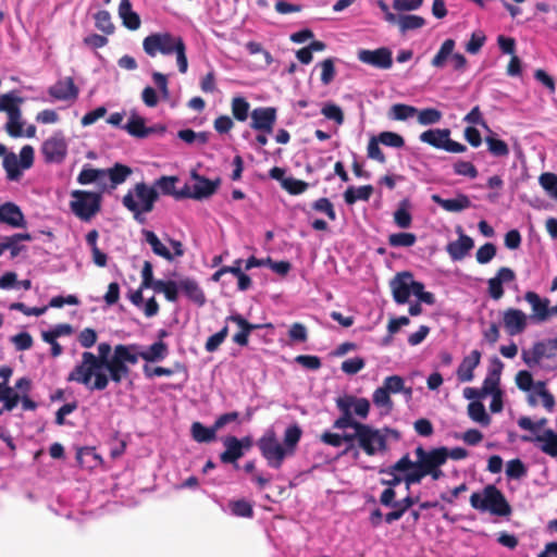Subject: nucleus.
Here are the masks:
<instances>
[{
    "instance_id": "1",
    "label": "nucleus",
    "mask_w": 557,
    "mask_h": 557,
    "mask_svg": "<svg viewBox=\"0 0 557 557\" xmlns=\"http://www.w3.org/2000/svg\"><path fill=\"white\" fill-rule=\"evenodd\" d=\"M112 348L109 343L98 345V355L90 351L82 354V360L69 373L66 381L84 385L89 391H103L109 385L108 375L102 372L110 361Z\"/></svg>"
},
{
    "instance_id": "2",
    "label": "nucleus",
    "mask_w": 557,
    "mask_h": 557,
    "mask_svg": "<svg viewBox=\"0 0 557 557\" xmlns=\"http://www.w3.org/2000/svg\"><path fill=\"white\" fill-rule=\"evenodd\" d=\"M143 50L150 58L175 55L178 72L185 74L188 70L187 47L180 35L171 32L151 33L144 38Z\"/></svg>"
},
{
    "instance_id": "3",
    "label": "nucleus",
    "mask_w": 557,
    "mask_h": 557,
    "mask_svg": "<svg viewBox=\"0 0 557 557\" xmlns=\"http://www.w3.org/2000/svg\"><path fill=\"white\" fill-rule=\"evenodd\" d=\"M159 199L158 189L149 186L145 182L135 184V186L124 195L122 199L123 206L133 213L134 219L138 223H144V213L153 210L156 201Z\"/></svg>"
},
{
    "instance_id": "4",
    "label": "nucleus",
    "mask_w": 557,
    "mask_h": 557,
    "mask_svg": "<svg viewBox=\"0 0 557 557\" xmlns=\"http://www.w3.org/2000/svg\"><path fill=\"white\" fill-rule=\"evenodd\" d=\"M470 505L476 510L490 511L492 515L499 517H507L512 511L502 491L493 484L486 485L482 493H472Z\"/></svg>"
},
{
    "instance_id": "5",
    "label": "nucleus",
    "mask_w": 557,
    "mask_h": 557,
    "mask_svg": "<svg viewBox=\"0 0 557 557\" xmlns=\"http://www.w3.org/2000/svg\"><path fill=\"white\" fill-rule=\"evenodd\" d=\"M139 348L140 346L137 344H119L114 347L113 356L104 368L109 372V381L111 380L115 384H120L129 375L131 369L128 364H136L138 362L137 349Z\"/></svg>"
},
{
    "instance_id": "6",
    "label": "nucleus",
    "mask_w": 557,
    "mask_h": 557,
    "mask_svg": "<svg viewBox=\"0 0 557 557\" xmlns=\"http://www.w3.org/2000/svg\"><path fill=\"white\" fill-rule=\"evenodd\" d=\"M414 455L417 457V460L413 461L416 484L421 483L426 475H430L434 481L444 476L441 469L446 463L444 451L436 453L433 448L425 450L422 446H418L414 449Z\"/></svg>"
},
{
    "instance_id": "7",
    "label": "nucleus",
    "mask_w": 557,
    "mask_h": 557,
    "mask_svg": "<svg viewBox=\"0 0 557 557\" xmlns=\"http://www.w3.org/2000/svg\"><path fill=\"white\" fill-rule=\"evenodd\" d=\"M336 407L341 411V416L334 421L333 428L344 430L352 428L354 423H360L354 419L351 409H354V412L362 419L368 417L370 411V401L367 398H357L352 395H345L336 399Z\"/></svg>"
},
{
    "instance_id": "8",
    "label": "nucleus",
    "mask_w": 557,
    "mask_h": 557,
    "mask_svg": "<svg viewBox=\"0 0 557 557\" xmlns=\"http://www.w3.org/2000/svg\"><path fill=\"white\" fill-rule=\"evenodd\" d=\"M351 429L357 431L358 446L368 456H374L377 453L385 451L387 449L386 433H394V431L388 428L379 430L364 423H354Z\"/></svg>"
},
{
    "instance_id": "9",
    "label": "nucleus",
    "mask_w": 557,
    "mask_h": 557,
    "mask_svg": "<svg viewBox=\"0 0 557 557\" xmlns=\"http://www.w3.org/2000/svg\"><path fill=\"white\" fill-rule=\"evenodd\" d=\"M379 473L387 475V478L380 480V483L384 486L394 488L404 482L406 488L409 490L411 485L416 484L413 461L410 459L409 454H405L394 465L386 468H381Z\"/></svg>"
},
{
    "instance_id": "10",
    "label": "nucleus",
    "mask_w": 557,
    "mask_h": 557,
    "mask_svg": "<svg viewBox=\"0 0 557 557\" xmlns=\"http://www.w3.org/2000/svg\"><path fill=\"white\" fill-rule=\"evenodd\" d=\"M71 211L82 221H90L101 210V194L75 189L71 191Z\"/></svg>"
},
{
    "instance_id": "11",
    "label": "nucleus",
    "mask_w": 557,
    "mask_h": 557,
    "mask_svg": "<svg viewBox=\"0 0 557 557\" xmlns=\"http://www.w3.org/2000/svg\"><path fill=\"white\" fill-rule=\"evenodd\" d=\"M34 157V148L29 145L22 147L20 151V159L14 152H9V154L3 158L2 162L3 169L7 173V178L12 182L18 181L23 174L22 171L28 170L33 166Z\"/></svg>"
},
{
    "instance_id": "12",
    "label": "nucleus",
    "mask_w": 557,
    "mask_h": 557,
    "mask_svg": "<svg viewBox=\"0 0 557 557\" xmlns=\"http://www.w3.org/2000/svg\"><path fill=\"white\" fill-rule=\"evenodd\" d=\"M262 457L269 467L280 469L284 459L289 456L282 444L278 443L274 431H268L257 442Z\"/></svg>"
},
{
    "instance_id": "13",
    "label": "nucleus",
    "mask_w": 557,
    "mask_h": 557,
    "mask_svg": "<svg viewBox=\"0 0 557 557\" xmlns=\"http://www.w3.org/2000/svg\"><path fill=\"white\" fill-rule=\"evenodd\" d=\"M449 128H431L420 134L419 139L436 149H443L451 153H462L467 147L450 138Z\"/></svg>"
},
{
    "instance_id": "14",
    "label": "nucleus",
    "mask_w": 557,
    "mask_h": 557,
    "mask_svg": "<svg viewBox=\"0 0 557 557\" xmlns=\"http://www.w3.org/2000/svg\"><path fill=\"white\" fill-rule=\"evenodd\" d=\"M41 153L48 163H61L67 153V144L62 132H55L41 146Z\"/></svg>"
},
{
    "instance_id": "15",
    "label": "nucleus",
    "mask_w": 557,
    "mask_h": 557,
    "mask_svg": "<svg viewBox=\"0 0 557 557\" xmlns=\"http://www.w3.org/2000/svg\"><path fill=\"white\" fill-rule=\"evenodd\" d=\"M358 60L381 70H388L393 65L392 51L385 47L375 50L361 49L358 52Z\"/></svg>"
},
{
    "instance_id": "16",
    "label": "nucleus",
    "mask_w": 557,
    "mask_h": 557,
    "mask_svg": "<svg viewBox=\"0 0 557 557\" xmlns=\"http://www.w3.org/2000/svg\"><path fill=\"white\" fill-rule=\"evenodd\" d=\"M250 127L265 134L273 132L276 122V109L273 107H259L250 113Z\"/></svg>"
},
{
    "instance_id": "17",
    "label": "nucleus",
    "mask_w": 557,
    "mask_h": 557,
    "mask_svg": "<svg viewBox=\"0 0 557 557\" xmlns=\"http://www.w3.org/2000/svg\"><path fill=\"white\" fill-rule=\"evenodd\" d=\"M191 178L195 181L193 185V199L202 200L214 195L221 184V180L216 178L211 181L196 171H193L190 174Z\"/></svg>"
},
{
    "instance_id": "18",
    "label": "nucleus",
    "mask_w": 557,
    "mask_h": 557,
    "mask_svg": "<svg viewBox=\"0 0 557 557\" xmlns=\"http://www.w3.org/2000/svg\"><path fill=\"white\" fill-rule=\"evenodd\" d=\"M48 94L55 100L70 101L76 100L79 94L78 87L75 85L73 77L59 79L49 87Z\"/></svg>"
},
{
    "instance_id": "19",
    "label": "nucleus",
    "mask_w": 557,
    "mask_h": 557,
    "mask_svg": "<svg viewBox=\"0 0 557 557\" xmlns=\"http://www.w3.org/2000/svg\"><path fill=\"white\" fill-rule=\"evenodd\" d=\"M524 299L532 308L533 313L531 318L533 320L544 322L554 314L552 308L549 307L550 301L548 298H541L535 292H527Z\"/></svg>"
},
{
    "instance_id": "20",
    "label": "nucleus",
    "mask_w": 557,
    "mask_h": 557,
    "mask_svg": "<svg viewBox=\"0 0 557 557\" xmlns=\"http://www.w3.org/2000/svg\"><path fill=\"white\" fill-rule=\"evenodd\" d=\"M516 280V274L512 269L502 267L498 269L496 275L491 277L487 282L488 294L494 300H498L504 296V283H510Z\"/></svg>"
},
{
    "instance_id": "21",
    "label": "nucleus",
    "mask_w": 557,
    "mask_h": 557,
    "mask_svg": "<svg viewBox=\"0 0 557 557\" xmlns=\"http://www.w3.org/2000/svg\"><path fill=\"white\" fill-rule=\"evenodd\" d=\"M503 323L509 335H518L527 327V315L520 309L509 308L504 311Z\"/></svg>"
},
{
    "instance_id": "22",
    "label": "nucleus",
    "mask_w": 557,
    "mask_h": 557,
    "mask_svg": "<svg viewBox=\"0 0 557 557\" xmlns=\"http://www.w3.org/2000/svg\"><path fill=\"white\" fill-rule=\"evenodd\" d=\"M458 239L446 246V251L454 261L462 260L474 246L473 239L463 234L461 227H458Z\"/></svg>"
},
{
    "instance_id": "23",
    "label": "nucleus",
    "mask_w": 557,
    "mask_h": 557,
    "mask_svg": "<svg viewBox=\"0 0 557 557\" xmlns=\"http://www.w3.org/2000/svg\"><path fill=\"white\" fill-rule=\"evenodd\" d=\"M412 274L409 272H403L395 276L391 283L394 300L404 305L409 300L410 293V278Z\"/></svg>"
},
{
    "instance_id": "24",
    "label": "nucleus",
    "mask_w": 557,
    "mask_h": 557,
    "mask_svg": "<svg viewBox=\"0 0 557 557\" xmlns=\"http://www.w3.org/2000/svg\"><path fill=\"white\" fill-rule=\"evenodd\" d=\"M481 351L472 350L466 356L457 369V376L460 382H471L474 377V369L480 364Z\"/></svg>"
},
{
    "instance_id": "25",
    "label": "nucleus",
    "mask_w": 557,
    "mask_h": 557,
    "mask_svg": "<svg viewBox=\"0 0 557 557\" xmlns=\"http://www.w3.org/2000/svg\"><path fill=\"white\" fill-rule=\"evenodd\" d=\"M226 320L235 322L240 329V331L233 336V342L239 346H247L250 333L253 330L261 327L259 324H252L248 322L243 315L238 313L227 317Z\"/></svg>"
},
{
    "instance_id": "26",
    "label": "nucleus",
    "mask_w": 557,
    "mask_h": 557,
    "mask_svg": "<svg viewBox=\"0 0 557 557\" xmlns=\"http://www.w3.org/2000/svg\"><path fill=\"white\" fill-rule=\"evenodd\" d=\"M0 223H5L12 227H24L26 225L21 209L12 202L0 206Z\"/></svg>"
},
{
    "instance_id": "27",
    "label": "nucleus",
    "mask_w": 557,
    "mask_h": 557,
    "mask_svg": "<svg viewBox=\"0 0 557 557\" xmlns=\"http://www.w3.org/2000/svg\"><path fill=\"white\" fill-rule=\"evenodd\" d=\"M180 289L190 301L196 304L198 307L205 306L207 298L196 280L190 277L181 280Z\"/></svg>"
},
{
    "instance_id": "28",
    "label": "nucleus",
    "mask_w": 557,
    "mask_h": 557,
    "mask_svg": "<svg viewBox=\"0 0 557 557\" xmlns=\"http://www.w3.org/2000/svg\"><path fill=\"white\" fill-rule=\"evenodd\" d=\"M225 450L220 455V460L223 463H235L244 456L239 438L236 436H226L223 440Z\"/></svg>"
},
{
    "instance_id": "29",
    "label": "nucleus",
    "mask_w": 557,
    "mask_h": 557,
    "mask_svg": "<svg viewBox=\"0 0 557 557\" xmlns=\"http://www.w3.org/2000/svg\"><path fill=\"white\" fill-rule=\"evenodd\" d=\"M432 200L448 212H460L471 207V201L465 194H458L453 199H444L440 195H432Z\"/></svg>"
},
{
    "instance_id": "30",
    "label": "nucleus",
    "mask_w": 557,
    "mask_h": 557,
    "mask_svg": "<svg viewBox=\"0 0 557 557\" xmlns=\"http://www.w3.org/2000/svg\"><path fill=\"white\" fill-rule=\"evenodd\" d=\"M119 16L122 20V24L129 30H137L141 21L139 15L133 11L131 0H121L119 5Z\"/></svg>"
},
{
    "instance_id": "31",
    "label": "nucleus",
    "mask_w": 557,
    "mask_h": 557,
    "mask_svg": "<svg viewBox=\"0 0 557 557\" xmlns=\"http://www.w3.org/2000/svg\"><path fill=\"white\" fill-rule=\"evenodd\" d=\"M420 500L419 496H406L401 500L395 502L391 507L394 509L387 512L384 516V520L386 523L391 524L394 521L399 520L408 509H410L414 504H418Z\"/></svg>"
},
{
    "instance_id": "32",
    "label": "nucleus",
    "mask_w": 557,
    "mask_h": 557,
    "mask_svg": "<svg viewBox=\"0 0 557 557\" xmlns=\"http://www.w3.org/2000/svg\"><path fill=\"white\" fill-rule=\"evenodd\" d=\"M138 359L141 358L146 362L162 361L169 355V347L162 341L151 344L146 350L137 349Z\"/></svg>"
},
{
    "instance_id": "33",
    "label": "nucleus",
    "mask_w": 557,
    "mask_h": 557,
    "mask_svg": "<svg viewBox=\"0 0 557 557\" xmlns=\"http://www.w3.org/2000/svg\"><path fill=\"white\" fill-rule=\"evenodd\" d=\"M373 194L372 185H363L358 188L349 186L344 193V200L347 205L351 206L358 200L368 201Z\"/></svg>"
},
{
    "instance_id": "34",
    "label": "nucleus",
    "mask_w": 557,
    "mask_h": 557,
    "mask_svg": "<svg viewBox=\"0 0 557 557\" xmlns=\"http://www.w3.org/2000/svg\"><path fill=\"white\" fill-rule=\"evenodd\" d=\"M141 233L145 237V240L150 245L154 255L162 257L168 261L173 260L172 252L161 243V240L159 239L154 232L149 230H143Z\"/></svg>"
},
{
    "instance_id": "35",
    "label": "nucleus",
    "mask_w": 557,
    "mask_h": 557,
    "mask_svg": "<svg viewBox=\"0 0 557 557\" xmlns=\"http://www.w3.org/2000/svg\"><path fill=\"white\" fill-rule=\"evenodd\" d=\"M456 42L454 39L448 38L441 45L438 51L431 60V65L435 69H443L448 59L453 55Z\"/></svg>"
},
{
    "instance_id": "36",
    "label": "nucleus",
    "mask_w": 557,
    "mask_h": 557,
    "mask_svg": "<svg viewBox=\"0 0 557 557\" xmlns=\"http://www.w3.org/2000/svg\"><path fill=\"white\" fill-rule=\"evenodd\" d=\"M191 436L198 443H210L216 437V429L213 424L210 428L205 426L201 422L191 424Z\"/></svg>"
},
{
    "instance_id": "37",
    "label": "nucleus",
    "mask_w": 557,
    "mask_h": 557,
    "mask_svg": "<svg viewBox=\"0 0 557 557\" xmlns=\"http://www.w3.org/2000/svg\"><path fill=\"white\" fill-rule=\"evenodd\" d=\"M534 441L541 442V450L550 457H557V434L548 429L542 435H537Z\"/></svg>"
},
{
    "instance_id": "38",
    "label": "nucleus",
    "mask_w": 557,
    "mask_h": 557,
    "mask_svg": "<svg viewBox=\"0 0 557 557\" xmlns=\"http://www.w3.org/2000/svg\"><path fill=\"white\" fill-rule=\"evenodd\" d=\"M302 430L298 424L289 425L284 433V448L287 450L289 456L294 455L295 449L301 438Z\"/></svg>"
},
{
    "instance_id": "39",
    "label": "nucleus",
    "mask_w": 557,
    "mask_h": 557,
    "mask_svg": "<svg viewBox=\"0 0 557 557\" xmlns=\"http://www.w3.org/2000/svg\"><path fill=\"white\" fill-rule=\"evenodd\" d=\"M178 288H180V282L176 283L175 281L169 280H157L153 290L157 293H163L166 300L171 302H175L178 299Z\"/></svg>"
},
{
    "instance_id": "40",
    "label": "nucleus",
    "mask_w": 557,
    "mask_h": 557,
    "mask_svg": "<svg viewBox=\"0 0 557 557\" xmlns=\"http://www.w3.org/2000/svg\"><path fill=\"white\" fill-rule=\"evenodd\" d=\"M124 129L136 138H145L151 133V129L146 127L145 120L138 115H133L124 126Z\"/></svg>"
},
{
    "instance_id": "41",
    "label": "nucleus",
    "mask_w": 557,
    "mask_h": 557,
    "mask_svg": "<svg viewBox=\"0 0 557 557\" xmlns=\"http://www.w3.org/2000/svg\"><path fill=\"white\" fill-rule=\"evenodd\" d=\"M250 103L244 97H234L231 102L233 117L238 122H245L249 116Z\"/></svg>"
},
{
    "instance_id": "42",
    "label": "nucleus",
    "mask_w": 557,
    "mask_h": 557,
    "mask_svg": "<svg viewBox=\"0 0 557 557\" xmlns=\"http://www.w3.org/2000/svg\"><path fill=\"white\" fill-rule=\"evenodd\" d=\"M24 102V99L15 96L14 92H8L0 95V112H5L7 115L13 114L20 111V106Z\"/></svg>"
},
{
    "instance_id": "43",
    "label": "nucleus",
    "mask_w": 557,
    "mask_h": 557,
    "mask_svg": "<svg viewBox=\"0 0 557 557\" xmlns=\"http://www.w3.org/2000/svg\"><path fill=\"white\" fill-rule=\"evenodd\" d=\"M468 414L471 420L487 426L491 423V417L487 414L484 405L481 401H471L468 405Z\"/></svg>"
},
{
    "instance_id": "44",
    "label": "nucleus",
    "mask_w": 557,
    "mask_h": 557,
    "mask_svg": "<svg viewBox=\"0 0 557 557\" xmlns=\"http://www.w3.org/2000/svg\"><path fill=\"white\" fill-rule=\"evenodd\" d=\"M95 26L98 30L104 35H112L115 30V26L112 23L111 15L107 10H99L95 15Z\"/></svg>"
},
{
    "instance_id": "45",
    "label": "nucleus",
    "mask_w": 557,
    "mask_h": 557,
    "mask_svg": "<svg viewBox=\"0 0 557 557\" xmlns=\"http://www.w3.org/2000/svg\"><path fill=\"white\" fill-rule=\"evenodd\" d=\"M22 122V111H16L13 114L8 115V122L5 124V131L10 137L18 138L24 135Z\"/></svg>"
},
{
    "instance_id": "46",
    "label": "nucleus",
    "mask_w": 557,
    "mask_h": 557,
    "mask_svg": "<svg viewBox=\"0 0 557 557\" xmlns=\"http://www.w3.org/2000/svg\"><path fill=\"white\" fill-rule=\"evenodd\" d=\"M131 174L132 169L121 163H116L108 170L109 178L114 186L124 183Z\"/></svg>"
},
{
    "instance_id": "47",
    "label": "nucleus",
    "mask_w": 557,
    "mask_h": 557,
    "mask_svg": "<svg viewBox=\"0 0 557 557\" xmlns=\"http://www.w3.org/2000/svg\"><path fill=\"white\" fill-rule=\"evenodd\" d=\"M539 183L549 197L557 200V174L544 172L540 175Z\"/></svg>"
},
{
    "instance_id": "48",
    "label": "nucleus",
    "mask_w": 557,
    "mask_h": 557,
    "mask_svg": "<svg viewBox=\"0 0 557 557\" xmlns=\"http://www.w3.org/2000/svg\"><path fill=\"white\" fill-rule=\"evenodd\" d=\"M408 207V201L404 200L399 203V207L394 212V222L401 228H408L412 223V216Z\"/></svg>"
},
{
    "instance_id": "49",
    "label": "nucleus",
    "mask_w": 557,
    "mask_h": 557,
    "mask_svg": "<svg viewBox=\"0 0 557 557\" xmlns=\"http://www.w3.org/2000/svg\"><path fill=\"white\" fill-rule=\"evenodd\" d=\"M534 347L541 359H553L557 354V338L537 342Z\"/></svg>"
},
{
    "instance_id": "50",
    "label": "nucleus",
    "mask_w": 557,
    "mask_h": 557,
    "mask_svg": "<svg viewBox=\"0 0 557 557\" xmlns=\"http://www.w3.org/2000/svg\"><path fill=\"white\" fill-rule=\"evenodd\" d=\"M417 112L418 110L412 106L396 103L392 106L389 116L393 120L405 121L409 117H412Z\"/></svg>"
},
{
    "instance_id": "51",
    "label": "nucleus",
    "mask_w": 557,
    "mask_h": 557,
    "mask_svg": "<svg viewBox=\"0 0 557 557\" xmlns=\"http://www.w3.org/2000/svg\"><path fill=\"white\" fill-rule=\"evenodd\" d=\"M106 176V171L85 166L77 176L81 185H87L97 182Z\"/></svg>"
},
{
    "instance_id": "52",
    "label": "nucleus",
    "mask_w": 557,
    "mask_h": 557,
    "mask_svg": "<svg viewBox=\"0 0 557 557\" xmlns=\"http://www.w3.org/2000/svg\"><path fill=\"white\" fill-rule=\"evenodd\" d=\"M417 236L413 233H394L388 236L392 247H411L416 244Z\"/></svg>"
},
{
    "instance_id": "53",
    "label": "nucleus",
    "mask_w": 557,
    "mask_h": 557,
    "mask_svg": "<svg viewBox=\"0 0 557 557\" xmlns=\"http://www.w3.org/2000/svg\"><path fill=\"white\" fill-rule=\"evenodd\" d=\"M425 25V20L419 15H400L399 28L401 33L407 30L418 29Z\"/></svg>"
},
{
    "instance_id": "54",
    "label": "nucleus",
    "mask_w": 557,
    "mask_h": 557,
    "mask_svg": "<svg viewBox=\"0 0 557 557\" xmlns=\"http://www.w3.org/2000/svg\"><path fill=\"white\" fill-rule=\"evenodd\" d=\"M321 67V83L325 86L330 85L336 75L335 63L333 58H327L319 63Z\"/></svg>"
},
{
    "instance_id": "55",
    "label": "nucleus",
    "mask_w": 557,
    "mask_h": 557,
    "mask_svg": "<svg viewBox=\"0 0 557 557\" xmlns=\"http://www.w3.org/2000/svg\"><path fill=\"white\" fill-rule=\"evenodd\" d=\"M282 187L290 195H300L308 189L309 185L305 181L289 176L283 180Z\"/></svg>"
},
{
    "instance_id": "56",
    "label": "nucleus",
    "mask_w": 557,
    "mask_h": 557,
    "mask_svg": "<svg viewBox=\"0 0 557 557\" xmlns=\"http://www.w3.org/2000/svg\"><path fill=\"white\" fill-rule=\"evenodd\" d=\"M418 113V122L421 125H432L436 124L442 119V112L435 108H426L417 112Z\"/></svg>"
},
{
    "instance_id": "57",
    "label": "nucleus",
    "mask_w": 557,
    "mask_h": 557,
    "mask_svg": "<svg viewBox=\"0 0 557 557\" xmlns=\"http://www.w3.org/2000/svg\"><path fill=\"white\" fill-rule=\"evenodd\" d=\"M321 113L326 119L334 121L337 125H342L344 123L345 117L343 110L335 103H325L321 109Z\"/></svg>"
},
{
    "instance_id": "58",
    "label": "nucleus",
    "mask_w": 557,
    "mask_h": 557,
    "mask_svg": "<svg viewBox=\"0 0 557 557\" xmlns=\"http://www.w3.org/2000/svg\"><path fill=\"white\" fill-rule=\"evenodd\" d=\"M488 151L495 157H506L509 154L508 145L498 138L488 136L485 138Z\"/></svg>"
},
{
    "instance_id": "59",
    "label": "nucleus",
    "mask_w": 557,
    "mask_h": 557,
    "mask_svg": "<svg viewBox=\"0 0 557 557\" xmlns=\"http://www.w3.org/2000/svg\"><path fill=\"white\" fill-rule=\"evenodd\" d=\"M377 139L382 145L387 147L403 148L405 146L404 137L394 132H382L379 134Z\"/></svg>"
},
{
    "instance_id": "60",
    "label": "nucleus",
    "mask_w": 557,
    "mask_h": 557,
    "mask_svg": "<svg viewBox=\"0 0 557 557\" xmlns=\"http://www.w3.org/2000/svg\"><path fill=\"white\" fill-rule=\"evenodd\" d=\"M230 508L232 513L237 517L251 518L253 516L251 504L245 499L231 502Z\"/></svg>"
},
{
    "instance_id": "61",
    "label": "nucleus",
    "mask_w": 557,
    "mask_h": 557,
    "mask_svg": "<svg viewBox=\"0 0 557 557\" xmlns=\"http://www.w3.org/2000/svg\"><path fill=\"white\" fill-rule=\"evenodd\" d=\"M228 335V327L227 325L223 326L218 333L211 335L206 344L205 348L208 352H213L219 349L221 344L225 341V338Z\"/></svg>"
},
{
    "instance_id": "62",
    "label": "nucleus",
    "mask_w": 557,
    "mask_h": 557,
    "mask_svg": "<svg viewBox=\"0 0 557 557\" xmlns=\"http://www.w3.org/2000/svg\"><path fill=\"white\" fill-rule=\"evenodd\" d=\"M389 392L384 387H377L373 393V403L377 407L386 408L388 411L393 408V401L389 396Z\"/></svg>"
},
{
    "instance_id": "63",
    "label": "nucleus",
    "mask_w": 557,
    "mask_h": 557,
    "mask_svg": "<svg viewBox=\"0 0 557 557\" xmlns=\"http://www.w3.org/2000/svg\"><path fill=\"white\" fill-rule=\"evenodd\" d=\"M312 209L324 213L331 221L336 220V212L334 206L329 198L322 197L312 203Z\"/></svg>"
},
{
    "instance_id": "64",
    "label": "nucleus",
    "mask_w": 557,
    "mask_h": 557,
    "mask_svg": "<svg viewBox=\"0 0 557 557\" xmlns=\"http://www.w3.org/2000/svg\"><path fill=\"white\" fill-rule=\"evenodd\" d=\"M380 144L381 143L377 139V137H371L368 143L367 154L368 158L384 164L386 162V157L383 153L382 149L380 148Z\"/></svg>"
}]
</instances>
